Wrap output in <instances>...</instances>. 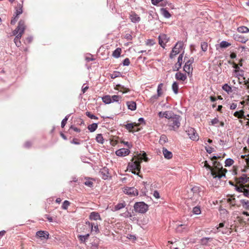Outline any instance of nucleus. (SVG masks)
Listing matches in <instances>:
<instances>
[{
	"label": "nucleus",
	"instance_id": "f257e3e1",
	"mask_svg": "<svg viewBox=\"0 0 249 249\" xmlns=\"http://www.w3.org/2000/svg\"><path fill=\"white\" fill-rule=\"evenodd\" d=\"M213 167L209 164L207 161L204 162V166L210 171L211 175L213 178L215 180H219L223 177L225 178V173L227 170L223 168L222 164L217 161L213 162Z\"/></svg>",
	"mask_w": 249,
	"mask_h": 249
},
{
	"label": "nucleus",
	"instance_id": "f03ea898",
	"mask_svg": "<svg viewBox=\"0 0 249 249\" xmlns=\"http://www.w3.org/2000/svg\"><path fill=\"white\" fill-rule=\"evenodd\" d=\"M25 28L24 21L21 20L19 21L17 27L13 31V35L16 36L14 41L17 47H19L21 45L20 39L24 32Z\"/></svg>",
	"mask_w": 249,
	"mask_h": 249
},
{
	"label": "nucleus",
	"instance_id": "7ed1b4c3",
	"mask_svg": "<svg viewBox=\"0 0 249 249\" xmlns=\"http://www.w3.org/2000/svg\"><path fill=\"white\" fill-rule=\"evenodd\" d=\"M181 117L179 115L174 114L169 119V126L171 130L177 131L180 125Z\"/></svg>",
	"mask_w": 249,
	"mask_h": 249
},
{
	"label": "nucleus",
	"instance_id": "20e7f679",
	"mask_svg": "<svg viewBox=\"0 0 249 249\" xmlns=\"http://www.w3.org/2000/svg\"><path fill=\"white\" fill-rule=\"evenodd\" d=\"M134 209L136 212L144 213L147 211L148 206L143 202H138L134 204Z\"/></svg>",
	"mask_w": 249,
	"mask_h": 249
},
{
	"label": "nucleus",
	"instance_id": "39448f33",
	"mask_svg": "<svg viewBox=\"0 0 249 249\" xmlns=\"http://www.w3.org/2000/svg\"><path fill=\"white\" fill-rule=\"evenodd\" d=\"M183 47V43L182 42H178L177 43L170 53V58L171 59L173 58L176 55L180 52V51L182 49Z\"/></svg>",
	"mask_w": 249,
	"mask_h": 249
},
{
	"label": "nucleus",
	"instance_id": "423d86ee",
	"mask_svg": "<svg viewBox=\"0 0 249 249\" xmlns=\"http://www.w3.org/2000/svg\"><path fill=\"white\" fill-rule=\"evenodd\" d=\"M141 161L136 160L135 161H132L131 164H129L128 166H129L130 170H133L132 171L133 174L138 175L136 171H140L141 168Z\"/></svg>",
	"mask_w": 249,
	"mask_h": 249
},
{
	"label": "nucleus",
	"instance_id": "0eeeda50",
	"mask_svg": "<svg viewBox=\"0 0 249 249\" xmlns=\"http://www.w3.org/2000/svg\"><path fill=\"white\" fill-rule=\"evenodd\" d=\"M186 132L187 133L188 136L189 138L193 141H198L199 139V137L198 134H197L196 130L193 127H188L186 130Z\"/></svg>",
	"mask_w": 249,
	"mask_h": 249
},
{
	"label": "nucleus",
	"instance_id": "6e6552de",
	"mask_svg": "<svg viewBox=\"0 0 249 249\" xmlns=\"http://www.w3.org/2000/svg\"><path fill=\"white\" fill-rule=\"evenodd\" d=\"M123 191L124 194L131 196H135L138 195V191L137 189L133 187H124Z\"/></svg>",
	"mask_w": 249,
	"mask_h": 249
},
{
	"label": "nucleus",
	"instance_id": "1a4fd4ad",
	"mask_svg": "<svg viewBox=\"0 0 249 249\" xmlns=\"http://www.w3.org/2000/svg\"><path fill=\"white\" fill-rule=\"evenodd\" d=\"M162 86V83H160L158 85L157 88V94L153 95L151 97V98L149 99L150 103L152 104L155 103L159 98V97L161 95Z\"/></svg>",
	"mask_w": 249,
	"mask_h": 249
},
{
	"label": "nucleus",
	"instance_id": "9d476101",
	"mask_svg": "<svg viewBox=\"0 0 249 249\" xmlns=\"http://www.w3.org/2000/svg\"><path fill=\"white\" fill-rule=\"evenodd\" d=\"M194 62V58L193 57L191 58L189 60L187 61V62L185 63L184 67H183V70L186 72L188 73V74L190 73V72L192 73V71L193 70V68L191 66L192 64Z\"/></svg>",
	"mask_w": 249,
	"mask_h": 249
},
{
	"label": "nucleus",
	"instance_id": "9b49d317",
	"mask_svg": "<svg viewBox=\"0 0 249 249\" xmlns=\"http://www.w3.org/2000/svg\"><path fill=\"white\" fill-rule=\"evenodd\" d=\"M159 43L162 48H164L166 43L168 42L169 38L165 34H161L159 36Z\"/></svg>",
	"mask_w": 249,
	"mask_h": 249
},
{
	"label": "nucleus",
	"instance_id": "f8f14e48",
	"mask_svg": "<svg viewBox=\"0 0 249 249\" xmlns=\"http://www.w3.org/2000/svg\"><path fill=\"white\" fill-rule=\"evenodd\" d=\"M191 191L194 194V196L198 199L199 197H201L203 192L201 190V188L197 186H194L191 189Z\"/></svg>",
	"mask_w": 249,
	"mask_h": 249
},
{
	"label": "nucleus",
	"instance_id": "ddd939ff",
	"mask_svg": "<svg viewBox=\"0 0 249 249\" xmlns=\"http://www.w3.org/2000/svg\"><path fill=\"white\" fill-rule=\"evenodd\" d=\"M183 53L184 52L179 54L178 58L177 63L175 65L174 67L173 68V71H178L180 69L182 63Z\"/></svg>",
	"mask_w": 249,
	"mask_h": 249
},
{
	"label": "nucleus",
	"instance_id": "4468645a",
	"mask_svg": "<svg viewBox=\"0 0 249 249\" xmlns=\"http://www.w3.org/2000/svg\"><path fill=\"white\" fill-rule=\"evenodd\" d=\"M130 151L126 148H121L116 151L115 153L117 156L120 157H124L129 155Z\"/></svg>",
	"mask_w": 249,
	"mask_h": 249
},
{
	"label": "nucleus",
	"instance_id": "2eb2a0df",
	"mask_svg": "<svg viewBox=\"0 0 249 249\" xmlns=\"http://www.w3.org/2000/svg\"><path fill=\"white\" fill-rule=\"evenodd\" d=\"M129 18L131 21L134 23H138L141 20V18L134 12H131Z\"/></svg>",
	"mask_w": 249,
	"mask_h": 249
},
{
	"label": "nucleus",
	"instance_id": "dca6fc26",
	"mask_svg": "<svg viewBox=\"0 0 249 249\" xmlns=\"http://www.w3.org/2000/svg\"><path fill=\"white\" fill-rule=\"evenodd\" d=\"M174 113L172 111H166L164 112L160 111L158 113V115L160 118L165 117L169 119L172 116H174Z\"/></svg>",
	"mask_w": 249,
	"mask_h": 249
},
{
	"label": "nucleus",
	"instance_id": "f3484780",
	"mask_svg": "<svg viewBox=\"0 0 249 249\" xmlns=\"http://www.w3.org/2000/svg\"><path fill=\"white\" fill-rule=\"evenodd\" d=\"M36 236L39 237L41 239H48L49 234L47 231H39L36 232Z\"/></svg>",
	"mask_w": 249,
	"mask_h": 249
},
{
	"label": "nucleus",
	"instance_id": "a211bd4d",
	"mask_svg": "<svg viewBox=\"0 0 249 249\" xmlns=\"http://www.w3.org/2000/svg\"><path fill=\"white\" fill-rule=\"evenodd\" d=\"M89 219L91 220H101V218L99 213L96 212H91L89 215Z\"/></svg>",
	"mask_w": 249,
	"mask_h": 249
},
{
	"label": "nucleus",
	"instance_id": "6ab92c4d",
	"mask_svg": "<svg viewBox=\"0 0 249 249\" xmlns=\"http://www.w3.org/2000/svg\"><path fill=\"white\" fill-rule=\"evenodd\" d=\"M237 181L240 184H245L248 182L249 178L246 174H243L242 176L236 178Z\"/></svg>",
	"mask_w": 249,
	"mask_h": 249
},
{
	"label": "nucleus",
	"instance_id": "aec40b11",
	"mask_svg": "<svg viewBox=\"0 0 249 249\" xmlns=\"http://www.w3.org/2000/svg\"><path fill=\"white\" fill-rule=\"evenodd\" d=\"M234 38L235 40L243 43H246L248 40L247 37L239 35H234Z\"/></svg>",
	"mask_w": 249,
	"mask_h": 249
},
{
	"label": "nucleus",
	"instance_id": "412c9836",
	"mask_svg": "<svg viewBox=\"0 0 249 249\" xmlns=\"http://www.w3.org/2000/svg\"><path fill=\"white\" fill-rule=\"evenodd\" d=\"M162 153L164 158L166 159L169 160L173 157V154L171 151H168L166 148L163 147Z\"/></svg>",
	"mask_w": 249,
	"mask_h": 249
},
{
	"label": "nucleus",
	"instance_id": "4be33fe9",
	"mask_svg": "<svg viewBox=\"0 0 249 249\" xmlns=\"http://www.w3.org/2000/svg\"><path fill=\"white\" fill-rule=\"evenodd\" d=\"M175 78L178 80L184 81L187 79V75L186 74L178 72L175 74Z\"/></svg>",
	"mask_w": 249,
	"mask_h": 249
},
{
	"label": "nucleus",
	"instance_id": "5701e85b",
	"mask_svg": "<svg viewBox=\"0 0 249 249\" xmlns=\"http://www.w3.org/2000/svg\"><path fill=\"white\" fill-rule=\"evenodd\" d=\"M90 232L97 234L100 232L97 223L95 222L92 223V226L90 228Z\"/></svg>",
	"mask_w": 249,
	"mask_h": 249
},
{
	"label": "nucleus",
	"instance_id": "b1692460",
	"mask_svg": "<svg viewBox=\"0 0 249 249\" xmlns=\"http://www.w3.org/2000/svg\"><path fill=\"white\" fill-rule=\"evenodd\" d=\"M78 231L79 232H89L90 229L86 225L84 224L79 225L78 226Z\"/></svg>",
	"mask_w": 249,
	"mask_h": 249
},
{
	"label": "nucleus",
	"instance_id": "393cba45",
	"mask_svg": "<svg viewBox=\"0 0 249 249\" xmlns=\"http://www.w3.org/2000/svg\"><path fill=\"white\" fill-rule=\"evenodd\" d=\"M22 3H23V1H22ZM22 3H18L17 4V6L16 7V12L15 14L16 15V17H18L19 15L21 14L23 12L22 10Z\"/></svg>",
	"mask_w": 249,
	"mask_h": 249
},
{
	"label": "nucleus",
	"instance_id": "a878e982",
	"mask_svg": "<svg viewBox=\"0 0 249 249\" xmlns=\"http://www.w3.org/2000/svg\"><path fill=\"white\" fill-rule=\"evenodd\" d=\"M100 173L102 176V178L104 179H107L108 177L109 173L108 169L107 168H104L101 170Z\"/></svg>",
	"mask_w": 249,
	"mask_h": 249
},
{
	"label": "nucleus",
	"instance_id": "bb28decb",
	"mask_svg": "<svg viewBox=\"0 0 249 249\" xmlns=\"http://www.w3.org/2000/svg\"><path fill=\"white\" fill-rule=\"evenodd\" d=\"M89 233H87L85 235H78V238L82 243L86 242L89 239Z\"/></svg>",
	"mask_w": 249,
	"mask_h": 249
},
{
	"label": "nucleus",
	"instance_id": "cd10ccee",
	"mask_svg": "<svg viewBox=\"0 0 249 249\" xmlns=\"http://www.w3.org/2000/svg\"><path fill=\"white\" fill-rule=\"evenodd\" d=\"M128 108L131 110H135L136 109V104L133 101H128L126 103Z\"/></svg>",
	"mask_w": 249,
	"mask_h": 249
},
{
	"label": "nucleus",
	"instance_id": "c85d7f7f",
	"mask_svg": "<svg viewBox=\"0 0 249 249\" xmlns=\"http://www.w3.org/2000/svg\"><path fill=\"white\" fill-rule=\"evenodd\" d=\"M161 14L165 18H169L171 17V15L166 10V8H162L160 10Z\"/></svg>",
	"mask_w": 249,
	"mask_h": 249
},
{
	"label": "nucleus",
	"instance_id": "c756f323",
	"mask_svg": "<svg viewBox=\"0 0 249 249\" xmlns=\"http://www.w3.org/2000/svg\"><path fill=\"white\" fill-rule=\"evenodd\" d=\"M244 113V112L243 110H240L238 111H235L233 115L235 117H237L238 118L246 119Z\"/></svg>",
	"mask_w": 249,
	"mask_h": 249
},
{
	"label": "nucleus",
	"instance_id": "7c9ffc66",
	"mask_svg": "<svg viewBox=\"0 0 249 249\" xmlns=\"http://www.w3.org/2000/svg\"><path fill=\"white\" fill-rule=\"evenodd\" d=\"M240 202L242 207L246 210H249V200L246 199H241Z\"/></svg>",
	"mask_w": 249,
	"mask_h": 249
},
{
	"label": "nucleus",
	"instance_id": "2f4dec72",
	"mask_svg": "<svg viewBox=\"0 0 249 249\" xmlns=\"http://www.w3.org/2000/svg\"><path fill=\"white\" fill-rule=\"evenodd\" d=\"M97 127H98V124L93 123V124L88 125V129H89V130L90 132H93L96 130Z\"/></svg>",
	"mask_w": 249,
	"mask_h": 249
},
{
	"label": "nucleus",
	"instance_id": "473e14b6",
	"mask_svg": "<svg viewBox=\"0 0 249 249\" xmlns=\"http://www.w3.org/2000/svg\"><path fill=\"white\" fill-rule=\"evenodd\" d=\"M237 31L241 33H246L249 32V29L244 26H242L238 27Z\"/></svg>",
	"mask_w": 249,
	"mask_h": 249
},
{
	"label": "nucleus",
	"instance_id": "72a5a7b5",
	"mask_svg": "<svg viewBox=\"0 0 249 249\" xmlns=\"http://www.w3.org/2000/svg\"><path fill=\"white\" fill-rule=\"evenodd\" d=\"M96 141H97V142H98L99 143H101V144L104 143V139L103 138V137L102 134H98L96 135Z\"/></svg>",
	"mask_w": 249,
	"mask_h": 249
},
{
	"label": "nucleus",
	"instance_id": "f704fd0d",
	"mask_svg": "<svg viewBox=\"0 0 249 249\" xmlns=\"http://www.w3.org/2000/svg\"><path fill=\"white\" fill-rule=\"evenodd\" d=\"M102 100L104 103L106 104H109L112 103V100L110 99V95H105L102 97Z\"/></svg>",
	"mask_w": 249,
	"mask_h": 249
},
{
	"label": "nucleus",
	"instance_id": "c9c22d12",
	"mask_svg": "<svg viewBox=\"0 0 249 249\" xmlns=\"http://www.w3.org/2000/svg\"><path fill=\"white\" fill-rule=\"evenodd\" d=\"M168 139L166 135H162L160 137V139L159 140V143L160 144L163 145L165 144L166 142H167Z\"/></svg>",
	"mask_w": 249,
	"mask_h": 249
},
{
	"label": "nucleus",
	"instance_id": "e433bc0d",
	"mask_svg": "<svg viewBox=\"0 0 249 249\" xmlns=\"http://www.w3.org/2000/svg\"><path fill=\"white\" fill-rule=\"evenodd\" d=\"M125 205L126 204L124 202L119 203L115 206L114 210L115 211H118L122 208H124L125 207Z\"/></svg>",
	"mask_w": 249,
	"mask_h": 249
},
{
	"label": "nucleus",
	"instance_id": "4c0bfd02",
	"mask_svg": "<svg viewBox=\"0 0 249 249\" xmlns=\"http://www.w3.org/2000/svg\"><path fill=\"white\" fill-rule=\"evenodd\" d=\"M121 53V49L119 48H118L113 51L112 55L115 58H118L120 56Z\"/></svg>",
	"mask_w": 249,
	"mask_h": 249
},
{
	"label": "nucleus",
	"instance_id": "58836bf2",
	"mask_svg": "<svg viewBox=\"0 0 249 249\" xmlns=\"http://www.w3.org/2000/svg\"><path fill=\"white\" fill-rule=\"evenodd\" d=\"M222 89L226 91L228 93H231L232 92V89L231 86L228 85V84H225L222 86Z\"/></svg>",
	"mask_w": 249,
	"mask_h": 249
},
{
	"label": "nucleus",
	"instance_id": "ea45409f",
	"mask_svg": "<svg viewBox=\"0 0 249 249\" xmlns=\"http://www.w3.org/2000/svg\"><path fill=\"white\" fill-rule=\"evenodd\" d=\"M172 89L174 91V92L177 94L178 93V84L177 82H174L172 86Z\"/></svg>",
	"mask_w": 249,
	"mask_h": 249
},
{
	"label": "nucleus",
	"instance_id": "a19ab883",
	"mask_svg": "<svg viewBox=\"0 0 249 249\" xmlns=\"http://www.w3.org/2000/svg\"><path fill=\"white\" fill-rule=\"evenodd\" d=\"M121 99V97L117 95H114L112 96H110V99L112 100V103L113 102H118L119 100H120Z\"/></svg>",
	"mask_w": 249,
	"mask_h": 249
},
{
	"label": "nucleus",
	"instance_id": "79ce46f5",
	"mask_svg": "<svg viewBox=\"0 0 249 249\" xmlns=\"http://www.w3.org/2000/svg\"><path fill=\"white\" fill-rule=\"evenodd\" d=\"M187 226L186 225H185V224H181V225H179L178 227L177 228V230L178 231H182L183 230H184L185 231H187Z\"/></svg>",
	"mask_w": 249,
	"mask_h": 249
},
{
	"label": "nucleus",
	"instance_id": "37998d69",
	"mask_svg": "<svg viewBox=\"0 0 249 249\" xmlns=\"http://www.w3.org/2000/svg\"><path fill=\"white\" fill-rule=\"evenodd\" d=\"M234 163V160L230 158L227 159L225 161V166L226 167L230 166L232 165Z\"/></svg>",
	"mask_w": 249,
	"mask_h": 249
},
{
	"label": "nucleus",
	"instance_id": "c03bdc74",
	"mask_svg": "<svg viewBox=\"0 0 249 249\" xmlns=\"http://www.w3.org/2000/svg\"><path fill=\"white\" fill-rule=\"evenodd\" d=\"M220 123V121L218 118H215L213 119L212 120L211 122V124L213 125H214L216 127H219L218 125L219 123Z\"/></svg>",
	"mask_w": 249,
	"mask_h": 249
},
{
	"label": "nucleus",
	"instance_id": "a18cd8bd",
	"mask_svg": "<svg viewBox=\"0 0 249 249\" xmlns=\"http://www.w3.org/2000/svg\"><path fill=\"white\" fill-rule=\"evenodd\" d=\"M231 43L226 41H222L220 42L219 45L221 48H226L231 45Z\"/></svg>",
	"mask_w": 249,
	"mask_h": 249
},
{
	"label": "nucleus",
	"instance_id": "49530a36",
	"mask_svg": "<svg viewBox=\"0 0 249 249\" xmlns=\"http://www.w3.org/2000/svg\"><path fill=\"white\" fill-rule=\"evenodd\" d=\"M227 201L232 206H235L236 204L235 198L232 196H230L227 198Z\"/></svg>",
	"mask_w": 249,
	"mask_h": 249
},
{
	"label": "nucleus",
	"instance_id": "de8ad7c7",
	"mask_svg": "<svg viewBox=\"0 0 249 249\" xmlns=\"http://www.w3.org/2000/svg\"><path fill=\"white\" fill-rule=\"evenodd\" d=\"M192 212L194 214L198 215L200 214L201 213V210L199 206H196L193 208Z\"/></svg>",
	"mask_w": 249,
	"mask_h": 249
},
{
	"label": "nucleus",
	"instance_id": "09e8293b",
	"mask_svg": "<svg viewBox=\"0 0 249 249\" xmlns=\"http://www.w3.org/2000/svg\"><path fill=\"white\" fill-rule=\"evenodd\" d=\"M70 205V203L69 201L65 200L62 205V208L64 210H67Z\"/></svg>",
	"mask_w": 249,
	"mask_h": 249
},
{
	"label": "nucleus",
	"instance_id": "8fccbe9b",
	"mask_svg": "<svg viewBox=\"0 0 249 249\" xmlns=\"http://www.w3.org/2000/svg\"><path fill=\"white\" fill-rule=\"evenodd\" d=\"M121 75V73L119 71H114L112 74H110V77L111 79H115L119 77Z\"/></svg>",
	"mask_w": 249,
	"mask_h": 249
},
{
	"label": "nucleus",
	"instance_id": "3c124183",
	"mask_svg": "<svg viewBox=\"0 0 249 249\" xmlns=\"http://www.w3.org/2000/svg\"><path fill=\"white\" fill-rule=\"evenodd\" d=\"M86 115L91 119H98V118L97 117H96L94 115L91 114L90 112H89V111H87L86 112Z\"/></svg>",
	"mask_w": 249,
	"mask_h": 249
},
{
	"label": "nucleus",
	"instance_id": "603ef678",
	"mask_svg": "<svg viewBox=\"0 0 249 249\" xmlns=\"http://www.w3.org/2000/svg\"><path fill=\"white\" fill-rule=\"evenodd\" d=\"M212 239L210 237H203L201 239V242L202 244H206Z\"/></svg>",
	"mask_w": 249,
	"mask_h": 249
},
{
	"label": "nucleus",
	"instance_id": "864d4df0",
	"mask_svg": "<svg viewBox=\"0 0 249 249\" xmlns=\"http://www.w3.org/2000/svg\"><path fill=\"white\" fill-rule=\"evenodd\" d=\"M201 48L203 51L206 52L207 50L208 44L207 43L203 42L201 44Z\"/></svg>",
	"mask_w": 249,
	"mask_h": 249
},
{
	"label": "nucleus",
	"instance_id": "5fc2aeb1",
	"mask_svg": "<svg viewBox=\"0 0 249 249\" xmlns=\"http://www.w3.org/2000/svg\"><path fill=\"white\" fill-rule=\"evenodd\" d=\"M85 59L87 62H89L90 61L94 60V58H93V56L91 54H88L85 57Z\"/></svg>",
	"mask_w": 249,
	"mask_h": 249
},
{
	"label": "nucleus",
	"instance_id": "6e6d98bb",
	"mask_svg": "<svg viewBox=\"0 0 249 249\" xmlns=\"http://www.w3.org/2000/svg\"><path fill=\"white\" fill-rule=\"evenodd\" d=\"M134 127V124L132 123H129L125 125V128L131 131Z\"/></svg>",
	"mask_w": 249,
	"mask_h": 249
},
{
	"label": "nucleus",
	"instance_id": "4d7b16f0",
	"mask_svg": "<svg viewBox=\"0 0 249 249\" xmlns=\"http://www.w3.org/2000/svg\"><path fill=\"white\" fill-rule=\"evenodd\" d=\"M155 44V42L153 39H148L146 41V44L149 46H153Z\"/></svg>",
	"mask_w": 249,
	"mask_h": 249
},
{
	"label": "nucleus",
	"instance_id": "13d9d810",
	"mask_svg": "<svg viewBox=\"0 0 249 249\" xmlns=\"http://www.w3.org/2000/svg\"><path fill=\"white\" fill-rule=\"evenodd\" d=\"M123 64L124 66H129L130 64L129 59L128 58H125L123 62Z\"/></svg>",
	"mask_w": 249,
	"mask_h": 249
},
{
	"label": "nucleus",
	"instance_id": "bf43d9fd",
	"mask_svg": "<svg viewBox=\"0 0 249 249\" xmlns=\"http://www.w3.org/2000/svg\"><path fill=\"white\" fill-rule=\"evenodd\" d=\"M233 67L235 69L234 70V73H237V72L239 71L240 70H241L239 65L235 63H233Z\"/></svg>",
	"mask_w": 249,
	"mask_h": 249
},
{
	"label": "nucleus",
	"instance_id": "052dcab7",
	"mask_svg": "<svg viewBox=\"0 0 249 249\" xmlns=\"http://www.w3.org/2000/svg\"><path fill=\"white\" fill-rule=\"evenodd\" d=\"M205 150L207 153L211 154L213 151L214 149L210 146H206Z\"/></svg>",
	"mask_w": 249,
	"mask_h": 249
},
{
	"label": "nucleus",
	"instance_id": "680f3d73",
	"mask_svg": "<svg viewBox=\"0 0 249 249\" xmlns=\"http://www.w3.org/2000/svg\"><path fill=\"white\" fill-rule=\"evenodd\" d=\"M84 184L85 185L89 186V187H91L93 186V182L91 180H87L86 181H85Z\"/></svg>",
	"mask_w": 249,
	"mask_h": 249
},
{
	"label": "nucleus",
	"instance_id": "e2e57ef3",
	"mask_svg": "<svg viewBox=\"0 0 249 249\" xmlns=\"http://www.w3.org/2000/svg\"><path fill=\"white\" fill-rule=\"evenodd\" d=\"M243 193L244 195L245 196L249 198V189H247L244 188Z\"/></svg>",
	"mask_w": 249,
	"mask_h": 249
},
{
	"label": "nucleus",
	"instance_id": "0e129e2a",
	"mask_svg": "<svg viewBox=\"0 0 249 249\" xmlns=\"http://www.w3.org/2000/svg\"><path fill=\"white\" fill-rule=\"evenodd\" d=\"M236 74V77L239 79V76H243L244 75V71L242 70H241L237 72V73H235Z\"/></svg>",
	"mask_w": 249,
	"mask_h": 249
},
{
	"label": "nucleus",
	"instance_id": "69168bd1",
	"mask_svg": "<svg viewBox=\"0 0 249 249\" xmlns=\"http://www.w3.org/2000/svg\"><path fill=\"white\" fill-rule=\"evenodd\" d=\"M163 0H151V2L154 5H157L160 2H162Z\"/></svg>",
	"mask_w": 249,
	"mask_h": 249
},
{
	"label": "nucleus",
	"instance_id": "338daca9",
	"mask_svg": "<svg viewBox=\"0 0 249 249\" xmlns=\"http://www.w3.org/2000/svg\"><path fill=\"white\" fill-rule=\"evenodd\" d=\"M245 188L240 186H236L235 190L238 192H243Z\"/></svg>",
	"mask_w": 249,
	"mask_h": 249
},
{
	"label": "nucleus",
	"instance_id": "774afa93",
	"mask_svg": "<svg viewBox=\"0 0 249 249\" xmlns=\"http://www.w3.org/2000/svg\"><path fill=\"white\" fill-rule=\"evenodd\" d=\"M32 145V143L30 141H27L24 144V146L25 147V148H29L31 147Z\"/></svg>",
	"mask_w": 249,
	"mask_h": 249
}]
</instances>
